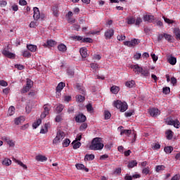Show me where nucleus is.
<instances>
[{
	"label": "nucleus",
	"instance_id": "63",
	"mask_svg": "<svg viewBox=\"0 0 180 180\" xmlns=\"http://www.w3.org/2000/svg\"><path fill=\"white\" fill-rule=\"evenodd\" d=\"M117 39L118 41H124L125 40L126 37L124 35L121 34V35H118Z\"/></svg>",
	"mask_w": 180,
	"mask_h": 180
},
{
	"label": "nucleus",
	"instance_id": "59",
	"mask_svg": "<svg viewBox=\"0 0 180 180\" xmlns=\"http://www.w3.org/2000/svg\"><path fill=\"white\" fill-rule=\"evenodd\" d=\"M142 22H143V20H142L141 18L138 17L136 18V20H135V25H139Z\"/></svg>",
	"mask_w": 180,
	"mask_h": 180
},
{
	"label": "nucleus",
	"instance_id": "8",
	"mask_svg": "<svg viewBox=\"0 0 180 180\" xmlns=\"http://www.w3.org/2000/svg\"><path fill=\"white\" fill-rule=\"evenodd\" d=\"M140 43V40L136 39H134L131 41H124V44L125 46H127L129 47H134L136 45H139V44Z\"/></svg>",
	"mask_w": 180,
	"mask_h": 180
},
{
	"label": "nucleus",
	"instance_id": "57",
	"mask_svg": "<svg viewBox=\"0 0 180 180\" xmlns=\"http://www.w3.org/2000/svg\"><path fill=\"white\" fill-rule=\"evenodd\" d=\"M91 68H92V70H98L99 65L98 63H91Z\"/></svg>",
	"mask_w": 180,
	"mask_h": 180
},
{
	"label": "nucleus",
	"instance_id": "48",
	"mask_svg": "<svg viewBox=\"0 0 180 180\" xmlns=\"http://www.w3.org/2000/svg\"><path fill=\"white\" fill-rule=\"evenodd\" d=\"M68 75L70 77H74L75 75V72L72 69H70V68H68Z\"/></svg>",
	"mask_w": 180,
	"mask_h": 180
},
{
	"label": "nucleus",
	"instance_id": "62",
	"mask_svg": "<svg viewBox=\"0 0 180 180\" xmlns=\"http://www.w3.org/2000/svg\"><path fill=\"white\" fill-rule=\"evenodd\" d=\"M134 112V110H131V111H129V112H127L124 113V115L127 117H131L133 113Z\"/></svg>",
	"mask_w": 180,
	"mask_h": 180
},
{
	"label": "nucleus",
	"instance_id": "55",
	"mask_svg": "<svg viewBox=\"0 0 180 180\" xmlns=\"http://www.w3.org/2000/svg\"><path fill=\"white\" fill-rule=\"evenodd\" d=\"M6 143L8 144L9 147H14L15 146V143L11 139H6Z\"/></svg>",
	"mask_w": 180,
	"mask_h": 180
},
{
	"label": "nucleus",
	"instance_id": "26",
	"mask_svg": "<svg viewBox=\"0 0 180 180\" xmlns=\"http://www.w3.org/2000/svg\"><path fill=\"white\" fill-rule=\"evenodd\" d=\"M132 134V131L130 129H122L120 131V135L122 136L123 134H126L127 136H129Z\"/></svg>",
	"mask_w": 180,
	"mask_h": 180
},
{
	"label": "nucleus",
	"instance_id": "30",
	"mask_svg": "<svg viewBox=\"0 0 180 180\" xmlns=\"http://www.w3.org/2000/svg\"><path fill=\"white\" fill-rule=\"evenodd\" d=\"M56 45V42L53 40H49L46 42V44H44V46L48 47H53Z\"/></svg>",
	"mask_w": 180,
	"mask_h": 180
},
{
	"label": "nucleus",
	"instance_id": "23",
	"mask_svg": "<svg viewBox=\"0 0 180 180\" xmlns=\"http://www.w3.org/2000/svg\"><path fill=\"white\" fill-rule=\"evenodd\" d=\"M95 159V155L93 154H86L84 157V161H92Z\"/></svg>",
	"mask_w": 180,
	"mask_h": 180
},
{
	"label": "nucleus",
	"instance_id": "53",
	"mask_svg": "<svg viewBox=\"0 0 180 180\" xmlns=\"http://www.w3.org/2000/svg\"><path fill=\"white\" fill-rule=\"evenodd\" d=\"M82 138V134H78L75 139V140H74L72 141V144H75V143L78 142V141H81Z\"/></svg>",
	"mask_w": 180,
	"mask_h": 180
},
{
	"label": "nucleus",
	"instance_id": "21",
	"mask_svg": "<svg viewBox=\"0 0 180 180\" xmlns=\"http://www.w3.org/2000/svg\"><path fill=\"white\" fill-rule=\"evenodd\" d=\"M165 134L167 139L172 140L173 139L174 132L172 130L169 129L166 131Z\"/></svg>",
	"mask_w": 180,
	"mask_h": 180
},
{
	"label": "nucleus",
	"instance_id": "34",
	"mask_svg": "<svg viewBox=\"0 0 180 180\" xmlns=\"http://www.w3.org/2000/svg\"><path fill=\"white\" fill-rule=\"evenodd\" d=\"M51 108V104H44V112L49 115Z\"/></svg>",
	"mask_w": 180,
	"mask_h": 180
},
{
	"label": "nucleus",
	"instance_id": "10",
	"mask_svg": "<svg viewBox=\"0 0 180 180\" xmlns=\"http://www.w3.org/2000/svg\"><path fill=\"white\" fill-rule=\"evenodd\" d=\"M33 11H34V15H33L34 19V20L37 21L39 19H40V17H41L40 11L39 10V8L34 7Z\"/></svg>",
	"mask_w": 180,
	"mask_h": 180
},
{
	"label": "nucleus",
	"instance_id": "44",
	"mask_svg": "<svg viewBox=\"0 0 180 180\" xmlns=\"http://www.w3.org/2000/svg\"><path fill=\"white\" fill-rule=\"evenodd\" d=\"M39 25V22L37 21H32L29 25L30 28H36Z\"/></svg>",
	"mask_w": 180,
	"mask_h": 180
},
{
	"label": "nucleus",
	"instance_id": "41",
	"mask_svg": "<svg viewBox=\"0 0 180 180\" xmlns=\"http://www.w3.org/2000/svg\"><path fill=\"white\" fill-rule=\"evenodd\" d=\"M58 49L60 51H62V52H65L67 51V46L63 44H60L58 46Z\"/></svg>",
	"mask_w": 180,
	"mask_h": 180
},
{
	"label": "nucleus",
	"instance_id": "35",
	"mask_svg": "<svg viewBox=\"0 0 180 180\" xmlns=\"http://www.w3.org/2000/svg\"><path fill=\"white\" fill-rule=\"evenodd\" d=\"M15 162L18 165H20L21 167H22L24 169H27V166L26 165L23 164V162H22V161L15 159Z\"/></svg>",
	"mask_w": 180,
	"mask_h": 180
},
{
	"label": "nucleus",
	"instance_id": "2",
	"mask_svg": "<svg viewBox=\"0 0 180 180\" xmlns=\"http://www.w3.org/2000/svg\"><path fill=\"white\" fill-rule=\"evenodd\" d=\"M114 106L119 109L120 112H124L128 109V104L124 101H121L120 100L115 101L113 103Z\"/></svg>",
	"mask_w": 180,
	"mask_h": 180
},
{
	"label": "nucleus",
	"instance_id": "7",
	"mask_svg": "<svg viewBox=\"0 0 180 180\" xmlns=\"http://www.w3.org/2000/svg\"><path fill=\"white\" fill-rule=\"evenodd\" d=\"M149 115L153 117H157L158 115H160L161 112L158 108H149L148 110Z\"/></svg>",
	"mask_w": 180,
	"mask_h": 180
},
{
	"label": "nucleus",
	"instance_id": "1",
	"mask_svg": "<svg viewBox=\"0 0 180 180\" xmlns=\"http://www.w3.org/2000/svg\"><path fill=\"white\" fill-rule=\"evenodd\" d=\"M103 146L104 145L102 143V139L96 137L92 140L89 148L91 150H101L102 148H103Z\"/></svg>",
	"mask_w": 180,
	"mask_h": 180
},
{
	"label": "nucleus",
	"instance_id": "36",
	"mask_svg": "<svg viewBox=\"0 0 180 180\" xmlns=\"http://www.w3.org/2000/svg\"><path fill=\"white\" fill-rule=\"evenodd\" d=\"M15 162L18 165H20L21 167H22L24 169H27V166L26 165L23 164V162H22V161L15 159Z\"/></svg>",
	"mask_w": 180,
	"mask_h": 180
},
{
	"label": "nucleus",
	"instance_id": "52",
	"mask_svg": "<svg viewBox=\"0 0 180 180\" xmlns=\"http://www.w3.org/2000/svg\"><path fill=\"white\" fill-rule=\"evenodd\" d=\"M150 173V168L148 167H145L142 169V174H145V175H148Z\"/></svg>",
	"mask_w": 180,
	"mask_h": 180
},
{
	"label": "nucleus",
	"instance_id": "58",
	"mask_svg": "<svg viewBox=\"0 0 180 180\" xmlns=\"http://www.w3.org/2000/svg\"><path fill=\"white\" fill-rule=\"evenodd\" d=\"M104 117H105V120H108L110 118L111 114L108 111H105Z\"/></svg>",
	"mask_w": 180,
	"mask_h": 180
},
{
	"label": "nucleus",
	"instance_id": "9",
	"mask_svg": "<svg viewBox=\"0 0 180 180\" xmlns=\"http://www.w3.org/2000/svg\"><path fill=\"white\" fill-rule=\"evenodd\" d=\"M86 120V117L83 114H79L77 116L75 117V122L80 123L84 122Z\"/></svg>",
	"mask_w": 180,
	"mask_h": 180
},
{
	"label": "nucleus",
	"instance_id": "37",
	"mask_svg": "<svg viewBox=\"0 0 180 180\" xmlns=\"http://www.w3.org/2000/svg\"><path fill=\"white\" fill-rule=\"evenodd\" d=\"M165 169V166L163 165H157L155 167V172L159 173L160 171H164Z\"/></svg>",
	"mask_w": 180,
	"mask_h": 180
},
{
	"label": "nucleus",
	"instance_id": "13",
	"mask_svg": "<svg viewBox=\"0 0 180 180\" xmlns=\"http://www.w3.org/2000/svg\"><path fill=\"white\" fill-rule=\"evenodd\" d=\"M155 20V16L153 15H143V21L148 22H153Z\"/></svg>",
	"mask_w": 180,
	"mask_h": 180
},
{
	"label": "nucleus",
	"instance_id": "16",
	"mask_svg": "<svg viewBox=\"0 0 180 180\" xmlns=\"http://www.w3.org/2000/svg\"><path fill=\"white\" fill-rule=\"evenodd\" d=\"M65 87V83L60 82L56 87V94H60Z\"/></svg>",
	"mask_w": 180,
	"mask_h": 180
},
{
	"label": "nucleus",
	"instance_id": "40",
	"mask_svg": "<svg viewBox=\"0 0 180 180\" xmlns=\"http://www.w3.org/2000/svg\"><path fill=\"white\" fill-rule=\"evenodd\" d=\"M127 24L128 25H133L136 22V19L133 16L129 17L127 19Z\"/></svg>",
	"mask_w": 180,
	"mask_h": 180
},
{
	"label": "nucleus",
	"instance_id": "14",
	"mask_svg": "<svg viewBox=\"0 0 180 180\" xmlns=\"http://www.w3.org/2000/svg\"><path fill=\"white\" fill-rule=\"evenodd\" d=\"M75 167L78 170H84L86 172H89V169L86 167L85 165H83V164L77 163V164L75 165Z\"/></svg>",
	"mask_w": 180,
	"mask_h": 180
},
{
	"label": "nucleus",
	"instance_id": "46",
	"mask_svg": "<svg viewBox=\"0 0 180 180\" xmlns=\"http://www.w3.org/2000/svg\"><path fill=\"white\" fill-rule=\"evenodd\" d=\"M41 123V119H39L37 120V122H34L33 124H32V127L34 129H36L37 128V127H39Z\"/></svg>",
	"mask_w": 180,
	"mask_h": 180
},
{
	"label": "nucleus",
	"instance_id": "20",
	"mask_svg": "<svg viewBox=\"0 0 180 180\" xmlns=\"http://www.w3.org/2000/svg\"><path fill=\"white\" fill-rule=\"evenodd\" d=\"M2 165L8 167L12 165V160L8 158H5L2 161Z\"/></svg>",
	"mask_w": 180,
	"mask_h": 180
},
{
	"label": "nucleus",
	"instance_id": "25",
	"mask_svg": "<svg viewBox=\"0 0 180 180\" xmlns=\"http://www.w3.org/2000/svg\"><path fill=\"white\" fill-rule=\"evenodd\" d=\"M167 60H168L169 63H170L171 65H176V57L170 56Z\"/></svg>",
	"mask_w": 180,
	"mask_h": 180
},
{
	"label": "nucleus",
	"instance_id": "29",
	"mask_svg": "<svg viewBox=\"0 0 180 180\" xmlns=\"http://www.w3.org/2000/svg\"><path fill=\"white\" fill-rule=\"evenodd\" d=\"M138 165V162L136 160H131L129 162L128 164V168L129 169H132L134 168V167H136Z\"/></svg>",
	"mask_w": 180,
	"mask_h": 180
},
{
	"label": "nucleus",
	"instance_id": "11",
	"mask_svg": "<svg viewBox=\"0 0 180 180\" xmlns=\"http://www.w3.org/2000/svg\"><path fill=\"white\" fill-rule=\"evenodd\" d=\"M131 68L134 70L135 73L141 74L143 72V68L140 67L139 65H131Z\"/></svg>",
	"mask_w": 180,
	"mask_h": 180
},
{
	"label": "nucleus",
	"instance_id": "5",
	"mask_svg": "<svg viewBox=\"0 0 180 180\" xmlns=\"http://www.w3.org/2000/svg\"><path fill=\"white\" fill-rule=\"evenodd\" d=\"M32 86H33V82L30 79H27L26 86L22 89L21 94H26L29 92V91Z\"/></svg>",
	"mask_w": 180,
	"mask_h": 180
},
{
	"label": "nucleus",
	"instance_id": "54",
	"mask_svg": "<svg viewBox=\"0 0 180 180\" xmlns=\"http://www.w3.org/2000/svg\"><path fill=\"white\" fill-rule=\"evenodd\" d=\"M82 42L84 43H93V39L91 38H82Z\"/></svg>",
	"mask_w": 180,
	"mask_h": 180
},
{
	"label": "nucleus",
	"instance_id": "56",
	"mask_svg": "<svg viewBox=\"0 0 180 180\" xmlns=\"http://www.w3.org/2000/svg\"><path fill=\"white\" fill-rule=\"evenodd\" d=\"M22 56L25 58H30L31 56V53L28 51H24L22 52Z\"/></svg>",
	"mask_w": 180,
	"mask_h": 180
},
{
	"label": "nucleus",
	"instance_id": "27",
	"mask_svg": "<svg viewBox=\"0 0 180 180\" xmlns=\"http://www.w3.org/2000/svg\"><path fill=\"white\" fill-rule=\"evenodd\" d=\"M164 151L166 154H171L174 151V148L172 146H165Z\"/></svg>",
	"mask_w": 180,
	"mask_h": 180
},
{
	"label": "nucleus",
	"instance_id": "22",
	"mask_svg": "<svg viewBox=\"0 0 180 180\" xmlns=\"http://www.w3.org/2000/svg\"><path fill=\"white\" fill-rule=\"evenodd\" d=\"M75 101L78 103H83L85 101V96L82 95H76Z\"/></svg>",
	"mask_w": 180,
	"mask_h": 180
},
{
	"label": "nucleus",
	"instance_id": "43",
	"mask_svg": "<svg viewBox=\"0 0 180 180\" xmlns=\"http://www.w3.org/2000/svg\"><path fill=\"white\" fill-rule=\"evenodd\" d=\"M162 92L163 94L167 95V94H169L170 92H171V89L170 87H168V86H166V87H163L162 89Z\"/></svg>",
	"mask_w": 180,
	"mask_h": 180
},
{
	"label": "nucleus",
	"instance_id": "18",
	"mask_svg": "<svg viewBox=\"0 0 180 180\" xmlns=\"http://www.w3.org/2000/svg\"><path fill=\"white\" fill-rule=\"evenodd\" d=\"M80 55L82 58H86L88 56L87 49L85 47H82L79 49Z\"/></svg>",
	"mask_w": 180,
	"mask_h": 180
},
{
	"label": "nucleus",
	"instance_id": "64",
	"mask_svg": "<svg viewBox=\"0 0 180 180\" xmlns=\"http://www.w3.org/2000/svg\"><path fill=\"white\" fill-rule=\"evenodd\" d=\"M179 179H180V174H175L171 179V180H179Z\"/></svg>",
	"mask_w": 180,
	"mask_h": 180
},
{
	"label": "nucleus",
	"instance_id": "6",
	"mask_svg": "<svg viewBox=\"0 0 180 180\" xmlns=\"http://www.w3.org/2000/svg\"><path fill=\"white\" fill-rule=\"evenodd\" d=\"M165 38V40H167L168 42H172V36L166 33H163L161 34H159L158 36V41H160Z\"/></svg>",
	"mask_w": 180,
	"mask_h": 180
},
{
	"label": "nucleus",
	"instance_id": "38",
	"mask_svg": "<svg viewBox=\"0 0 180 180\" xmlns=\"http://www.w3.org/2000/svg\"><path fill=\"white\" fill-rule=\"evenodd\" d=\"M174 33L176 36V39L180 40V30H179V28H174Z\"/></svg>",
	"mask_w": 180,
	"mask_h": 180
},
{
	"label": "nucleus",
	"instance_id": "51",
	"mask_svg": "<svg viewBox=\"0 0 180 180\" xmlns=\"http://www.w3.org/2000/svg\"><path fill=\"white\" fill-rule=\"evenodd\" d=\"M15 107H9L8 108V114L9 115H13L15 113Z\"/></svg>",
	"mask_w": 180,
	"mask_h": 180
},
{
	"label": "nucleus",
	"instance_id": "45",
	"mask_svg": "<svg viewBox=\"0 0 180 180\" xmlns=\"http://www.w3.org/2000/svg\"><path fill=\"white\" fill-rule=\"evenodd\" d=\"M141 75H142L143 77H148L150 75V72L148 70L142 69V72H141Z\"/></svg>",
	"mask_w": 180,
	"mask_h": 180
},
{
	"label": "nucleus",
	"instance_id": "3",
	"mask_svg": "<svg viewBox=\"0 0 180 180\" xmlns=\"http://www.w3.org/2000/svg\"><path fill=\"white\" fill-rule=\"evenodd\" d=\"M65 132L59 129L57 132L56 137L53 141V143L58 144V143H60V141L65 138Z\"/></svg>",
	"mask_w": 180,
	"mask_h": 180
},
{
	"label": "nucleus",
	"instance_id": "28",
	"mask_svg": "<svg viewBox=\"0 0 180 180\" xmlns=\"http://www.w3.org/2000/svg\"><path fill=\"white\" fill-rule=\"evenodd\" d=\"M120 91L119 86H112L110 87V91L113 94H117Z\"/></svg>",
	"mask_w": 180,
	"mask_h": 180
},
{
	"label": "nucleus",
	"instance_id": "50",
	"mask_svg": "<svg viewBox=\"0 0 180 180\" xmlns=\"http://www.w3.org/2000/svg\"><path fill=\"white\" fill-rule=\"evenodd\" d=\"M64 109V105H63V104H60V105H58L56 107V111L58 112V113H60Z\"/></svg>",
	"mask_w": 180,
	"mask_h": 180
},
{
	"label": "nucleus",
	"instance_id": "32",
	"mask_svg": "<svg viewBox=\"0 0 180 180\" xmlns=\"http://www.w3.org/2000/svg\"><path fill=\"white\" fill-rule=\"evenodd\" d=\"M27 49L30 51L31 52H35L37 49V46L35 45H27Z\"/></svg>",
	"mask_w": 180,
	"mask_h": 180
},
{
	"label": "nucleus",
	"instance_id": "15",
	"mask_svg": "<svg viewBox=\"0 0 180 180\" xmlns=\"http://www.w3.org/2000/svg\"><path fill=\"white\" fill-rule=\"evenodd\" d=\"M114 34V30H107V31L105 33V37L106 39H110V38L113 36Z\"/></svg>",
	"mask_w": 180,
	"mask_h": 180
},
{
	"label": "nucleus",
	"instance_id": "49",
	"mask_svg": "<svg viewBox=\"0 0 180 180\" xmlns=\"http://www.w3.org/2000/svg\"><path fill=\"white\" fill-rule=\"evenodd\" d=\"M121 172H122V168L121 167H118V168H116L115 170L112 172V174L113 175H120L121 174Z\"/></svg>",
	"mask_w": 180,
	"mask_h": 180
},
{
	"label": "nucleus",
	"instance_id": "61",
	"mask_svg": "<svg viewBox=\"0 0 180 180\" xmlns=\"http://www.w3.org/2000/svg\"><path fill=\"white\" fill-rule=\"evenodd\" d=\"M72 39L75 41H82L83 37H80V36H75V37H72Z\"/></svg>",
	"mask_w": 180,
	"mask_h": 180
},
{
	"label": "nucleus",
	"instance_id": "42",
	"mask_svg": "<svg viewBox=\"0 0 180 180\" xmlns=\"http://www.w3.org/2000/svg\"><path fill=\"white\" fill-rule=\"evenodd\" d=\"M72 148L74 150H77V148H79L81 147L82 143L76 141L75 143H72Z\"/></svg>",
	"mask_w": 180,
	"mask_h": 180
},
{
	"label": "nucleus",
	"instance_id": "39",
	"mask_svg": "<svg viewBox=\"0 0 180 180\" xmlns=\"http://www.w3.org/2000/svg\"><path fill=\"white\" fill-rule=\"evenodd\" d=\"M135 85V82L134 80L128 81L126 82V86L131 89Z\"/></svg>",
	"mask_w": 180,
	"mask_h": 180
},
{
	"label": "nucleus",
	"instance_id": "19",
	"mask_svg": "<svg viewBox=\"0 0 180 180\" xmlns=\"http://www.w3.org/2000/svg\"><path fill=\"white\" fill-rule=\"evenodd\" d=\"M76 89L78 90L79 93L85 95L86 94V90L84 89V87L79 85V84H76Z\"/></svg>",
	"mask_w": 180,
	"mask_h": 180
},
{
	"label": "nucleus",
	"instance_id": "17",
	"mask_svg": "<svg viewBox=\"0 0 180 180\" xmlns=\"http://www.w3.org/2000/svg\"><path fill=\"white\" fill-rule=\"evenodd\" d=\"M35 160L37 162H46L48 158L46 156H44V155H38L36 156Z\"/></svg>",
	"mask_w": 180,
	"mask_h": 180
},
{
	"label": "nucleus",
	"instance_id": "4",
	"mask_svg": "<svg viewBox=\"0 0 180 180\" xmlns=\"http://www.w3.org/2000/svg\"><path fill=\"white\" fill-rule=\"evenodd\" d=\"M165 122L167 125H172V126H174L176 129H179L180 122L178 120H173L172 117H169L165 120Z\"/></svg>",
	"mask_w": 180,
	"mask_h": 180
},
{
	"label": "nucleus",
	"instance_id": "12",
	"mask_svg": "<svg viewBox=\"0 0 180 180\" xmlns=\"http://www.w3.org/2000/svg\"><path fill=\"white\" fill-rule=\"evenodd\" d=\"M1 53L4 56L8 58H15V54L11 53L6 49H4Z\"/></svg>",
	"mask_w": 180,
	"mask_h": 180
},
{
	"label": "nucleus",
	"instance_id": "31",
	"mask_svg": "<svg viewBox=\"0 0 180 180\" xmlns=\"http://www.w3.org/2000/svg\"><path fill=\"white\" fill-rule=\"evenodd\" d=\"M86 108L87 112H89V113H93L94 112V108L92 104H91V103L86 104Z\"/></svg>",
	"mask_w": 180,
	"mask_h": 180
},
{
	"label": "nucleus",
	"instance_id": "60",
	"mask_svg": "<svg viewBox=\"0 0 180 180\" xmlns=\"http://www.w3.org/2000/svg\"><path fill=\"white\" fill-rule=\"evenodd\" d=\"M88 125L86 123H83L80 127H79V130L83 131L85 130L87 128Z\"/></svg>",
	"mask_w": 180,
	"mask_h": 180
},
{
	"label": "nucleus",
	"instance_id": "33",
	"mask_svg": "<svg viewBox=\"0 0 180 180\" xmlns=\"http://www.w3.org/2000/svg\"><path fill=\"white\" fill-rule=\"evenodd\" d=\"M53 13L55 17L58 18L59 16V10L58 6H53L52 8Z\"/></svg>",
	"mask_w": 180,
	"mask_h": 180
},
{
	"label": "nucleus",
	"instance_id": "24",
	"mask_svg": "<svg viewBox=\"0 0 180 180\" xmlns=\"http://www.w3.org/2000/svg\"><path fill=\"white\" fill-rule=\"evenodd\" d=\"M23 121H25V117H19L14 120V123L16 125H20L22 123V122H23Z\"/></svg>",
	"mask_w": 180,
	"mask_h": 180
},
{
	"label": "nucleus",
	"instance_id": "47",
	"mask_svg": "<svg viewBox=\"0 0 180 180\" xmlns=\"http://www.w3.org/2000/svg\"><path fill=\"white\" fill-rule=\"evenodd\" d=\"M70 144V140L68 139L63 140V143H62V145H63V147H68Z\"/></svg>",
	"mask_w": 180,
	"mask_h": 180
}]
</instances>
